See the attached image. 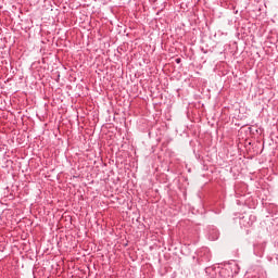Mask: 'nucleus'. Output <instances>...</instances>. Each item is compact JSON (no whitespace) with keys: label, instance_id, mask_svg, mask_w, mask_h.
I'll return each mask as SVG.
<instances>
[{"label":"nucleus","instance_id":"1","mask_svg":"<svg viewBox=\"0 0 278 278\" xmlns=\"http://www.w3.org/2000/svg\"><path fill=\"white\" fill-rule=\"evenodd\" d=\"M176 62L179 63V59H177Z\"/></svg>","mask_w":278,"mask_h":278}]
</instances>
